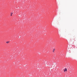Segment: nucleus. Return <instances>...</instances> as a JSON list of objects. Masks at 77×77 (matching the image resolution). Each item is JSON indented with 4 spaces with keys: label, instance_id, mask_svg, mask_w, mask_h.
Listing matches in <instances>:
<instances>
[{
    "label": "nucleus",
    "instance_id": "5",
    "mask_svg": "<svg viewBox=\"0 0 77 77\" xmlns=\"http://www.w3.org/2000/svg\"><path fill=\"white\" fill-rule=\"evenodd\" d=\"M11 14H12V13Z\"/></svg>",
    "mask_w": 77,
    "mask_h": 77
},
{
    "label": "nucleus",
    "instance_id": "2",
    "mask_svg": "<svg viewBox=\"0 0 77 77\" xmlns=\"http://www.w3.org/2000/svg\"><path fill=\"white\" fill-rule=\"evenodd\" d=\"M10 42L9 41L6 42V43L7 44H9V43Z\"/></svg>",
    "mask_w": 77,
    "mask_h": 77
},
{
    "label": "nucleus",
    "instance_id": "1",
    "mask_svg": "<svg viewBox=\"0 0 77 77\" xmlns=\"http://www.w3.org/2000/svg\"><path fill=\"white\" fill-rule=\"evenodd\" d=\"M64 72H65V71H67V69L66 68H65V69H64Z\"/></svg>",
    "mask_w": 77,
    "mask_h": 77
},
{
    "label": "nucleus",
    "instance_id": "3",
    "mask_svg": "<svg viewBox=\"0 0 77 77\" xmlns=\"http://www.w3.org/2000/svg\"><path fill=\"white\" fill-rule=\"evenodd\" d=\"M55 51V49H54L53 51V53H54V51Z\"/></svg>",
    "mask_w": 77,
    "mask_h": 77
},
{
    "label": "nucleus",
    "instance_id": "4",
    "mask_svg": "<svg viewBox=\"0 0 77 77\" xmlns=\"http://www.w3.org/2000/svg\"><path fill=\"white\" fill-rule=\"evenodd\" d=\"M11 16H12V14H11Z\"/></svg>",
    "mask_w": 77,
    "mask_h": 77
}]
</instances>
